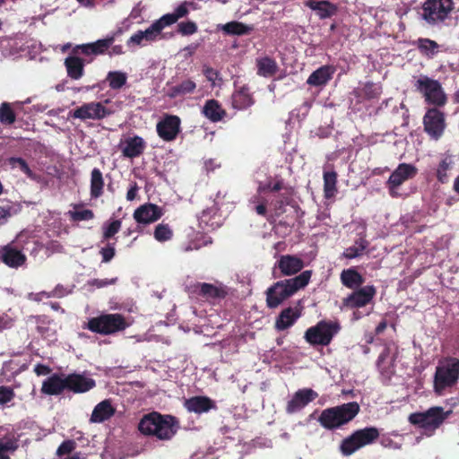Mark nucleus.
I'll use <instances>...</instances> for the list:
<instances>
[{
	"instance_id": "30",
	"label": "nucleus",
	"mask_w": 459,
	"mask_h": 459,
	"mask_svg": "<svg viewBox=\"0 0 459 459\" xmlns=\"http://www.w3.org/2000/svg\"><path fill=\"white\" fill-rule=\"evenodd\" d=\"M146 148V143L138 135L128 137L122 148L123 156L134 159L142 155Z\"/></svg>"
},
{
	"instance_id": "12",
	"label": "nucleus",
	"mask_w": 459,
	"mask_h": 459,
	"mask_svg": "<svg viewBox=\"0 0 459 459\" xmlns=\"http://www.w3.org/2000/svg\"><path fill=\"white\" fill-rule=\"evenodd\" d=\"M418 169L409 163H401L392 172L388 180L386 181V186L389 194L392 197H398L399 194L397 189L408 179H411L416 177Z\"/></svg>"
},
{
	"instance_id": "40",
	"label": "nucleus",
	"mask_w": 459,
	"mask_h": 459,
	"mask_svg": "<svg viewBox=\"0 0 459 459\" xmlns=\"http://www.w3.org/2000/svg\"><path fill=\"white\" fill-rule=\"evenodd\" d=\"M18 446V438L12 433L6 434L0 438V459H11L6 453L16 451Z\"/></svg>"
},
{
	"instance_id": "34",
	"label": "nucleus",
	"mask_w": 459,
	"mask_h": 459,
	"mask_svg": "<svg viewBox=\"0 0 459 459\" xmlns=\"http://www.w3.org/2000/svg\"><path fill=\"white\" fill-rule=\"evenodd\" d=\"M77 443L74 439H66L59 445L56 455L61 459H88L86 454L74 452Z\"/></svg>"
},
{
	"instance_id": "18",
	"label": "nucleus",
	"mask_w": 459,
	"mask_h": 459,
	"mask_svg": "<svg viewBox=\"0 0 459 459\" xmlns=\"http://www.w3.org/2000/svg\"><path fill=\"white\" fill-rule=\"evenodd\" d=\"M110 111L100 102H90L82 105L74 110L72 117L81 120L102 119L108 116Z\"/></svg>"
},
{
	"instance_id": "62",
	"label": "nucleus",
	"mask_w": 459,
	"mask_h": 459,
	"mask_svg": "<svg viewBox=\"0 0 459 459\" xmlns=\"http://www.w3.org/2000/svg\"><path fill=\"white\" fill-rule=\"evenodd\" d=\"M47 249L51 250L52 252L60 253L63 250V246L58 241L52 240L48 243Z\"/></svg>"
},
{
	"instance_id": "50",
	"label": "nucleus",
	"mask_w": 459,
	"mask_h": 459,
	"mask_svg": "<svg viewBox=\"0 0 459 459\" xmlns=\"http://www.w3.org/2000/svg\"><path fill=\"white\" fill-rule=\"evenodd\" d=\"M173 237V230L169 224L160 223L154 230V238L159 242H165L171 239Z\"/></svg>"
},
{
	"instance_id": "1",
	"label": "nucleus",
	"mask_w": 459,
	"mask_h": 459,
	"mask_svg": "<svg viewBox=\"0 0 459 459\" xmlns=\"http://www.w3.org/2000/svg\"><path fill=\"white\" fill-rule=\"evenodd\" d=\"M178 420L175 416L152 411L144 414L138 423L139 432L160 441L170 440L178 432Z\"/></svg>"
},
{
	"instance_id": "37",
	"label": "nucleus",
	"mask_w": 459,
	"mask_h": 459,
	"mask_svg": "<svg viewBox=\"0 0 459 459\" xmlns=\"http://www.w3.org/2000/svg\"><path fill=\"white\" fill-rule=\"evenodd\" d=\"M454 163L453 155L449 153L442 155L436 172L437 179L439 183L446 184L448 182V171L453 169Z\"/></svg>"
},
{
	"instance_id": "64",
	"label": "nucleus",
	"mask_w": 459,
	"mask_h": 459,
	"mask_svg": "<svg viewBox=\"0 0 459 459\" xmlns=\"http://www.w3.org/2000/svg\"><path fill=\"white\" fill-rule=\"evenodd\" d=\"M108 54L110 56L113 55H117V56L122 55V54H124L123 48L121 45H115V46L112 45L110 47V50L108 51Z\"/></svg>"
},
{
	"instance_id": "53",
	"label": "nucleus",
	"mask_w": 459,
	"mask_h": 459,
	"mask_svg": "<svg viewBox=\"0 0 459 459\" xmlns=\"http://www.w3.org/2000/svg\"><path fill=\"white\" fill-rule=\"evenodd\" d=\"M15 397V392L13 387L8 385H0V405H5L12 402Z\"/></svg>"
},
{
	"instance_id": "44",
	"label": "nucleus",
	"mask_w": 459,
	"mask_h": 459,
	"mask_svg": "<svg viewBox=\"0 0 459 459\" xmlns=\"http://www.w3.org/2000/svg\"><path fill=\"white\" fill-rule=\"evenodd\" d=\"M83 205L79 204H73L74 211H69L67 212L70 220L74 222H79L82 221H91L94 219L95 215L92 210L90 209H82L80 210Z\"/></svg>"
},
{
	"instance_id": "21",
	"label": "nucleus",
	"mask_w": 459,
	"mask_h": 459,
	"mask_svg": "<svg viewBox=\"0 0 459 459\" xmlns=\"http://www.w3.org/2000/svg\"><path fill=\"white\" fill-rule=\"evenodd\" d=\"M0 259L10 268H19L27 261L26 255L12 245H6L0 249Z\"/></svg>"
},
{
	"instance_id": "6",
	"label": "nucleus",
	"mask_w": 459,
	"mask_h": 459,
	"mask_svg": "<svg viewBox=\"0 0 459 459\" xmlns=\"http://www.w3.org/2000/svg\"><path fill=\"white\" fill-rule=\"evenodd\" d=\"M379 436L380 432L376 427L357 429L342 439L339 447L340 452L344 456H350L360 448L375 443Z\"/></svg>"
},
{
	"instance_id": "49",
	"label": "nucleus",
	"mask_w": 459,
	"mask_h": 459,
	"mask_svg": "<svg viewBox=\"0 0 459 459\" xmlns=\"http://www.w3.org/2000/svg\"><path fill=\"white\" fill-rule=\"evenodd\" d=\"M121 225L120 220H114L105 223L102 227V241H108L112 238L120 230Z\"/></svg>"
},
{
	"instance_id": "36",
	"label": "nucleus",
	"mask_w": 459,
	"mask_h": 459,
	"mask_svg": "<svg viewBox=\"0 0 459 459\" xmlns=\"http://www.w3.org/2000/svg\"><path fill=\"white\" fill-rule=\"evenodd\" d=\"M196 89V83L191 79H186L177 85L171 86L167 92L170 99L192 94Z\"/></svg>"
},
{
	"instance_id": "43",
	"label": "nucleus",
	"mask_w": 459,
	"mask_h": 459,
	"mask_svg": "<svg viewBox=\"0 0 459 459\" xmlns=\"http://www.w3.org/2000/svg\"><path fill=\"white\" fill-rule=\"evenodd\" d=\"M5 163L10 166L12 169H19L29 178L37 180L38 175L34 173L29 167L27 161L21 157H10L5 160Z\"/></svg>"
},
{
	"instance_id": "19",
	"label": "nucleus",
	"mask_w": 459,
	"mask_h": 459,
	"mask_svg": "<svg viewBox=\"0 0 459 459\" xmlns=\"http://www.w3.org/2000/svg\"><path fill=\"white\" fill-rule=\"evenodd\" d=\"M316 397L317 394L310 388L299 389L287 403L286 412L289 414L298 412L305 408L309 403L313 402Z\"/></svg>"
},
{
	"instance_id": "42",
	"label": "nucleus",
	"mask_w": 459,
	"mask_h": 459,
	"mask_svg": "<svg viewBox=\"0 0 459 459\" xmlns=\"http://www.w3.org/2000/svg\"><path fill=\"white\" fill-rule=\"evenodd\" d=\"M323 179L325 197L327 199L333 197L337 192V173L334 170L325 171Z\"/></svg>"
},
{
	"instance_id": "46",
	"label": "nucleus",
	"mask_w": 459,
	"mask_h": 459,
	"mask_svg": "<svg viewBox=\"0 0 459 459\" xmlns=\"http://www.w3.org/2000/svg\"><path fill=\"white\" fill-rule=\"evenodd\" d=\"M106 81L112 90H120L127 82V75L121 71H110L106 76Z\"/></svg>"
},
{
	"instance_id": "48",
	"label": "nucleus",
	"mask_w": 459,
	"mask_h": 459,
	"mask_svg": "<svg viewBox=\"0 0 459 459\" xmlns=\"http://www.w3.org/2000/svg\"><path fill=\"white\" fill-rule=\"evenodd\" d=\"M16 120V114L9 102H3L0 105V123L4 126H11Z\"/></svg>"
},
{
	"instance_id": "23",
	"label": "nucleus",
	"mask_w": 459,
	"mask_h": 459,
	"mask_svg": "<svg viewBox=\"0 0 459 459\" xmlns=\"http://www.w3.org/2000/svg\"><path fill=\"white\" fill-rule=\"evenodd\" d=\"M276 266L283 276H291L299 273L304 267V261L293 255H282L276 263Z\"/></svg>"
},
{
	"instance_id": "35",
	"label": "nucleus",
	"mask_w": 459,
	"mask_h": 459,
	"mask_svg": "<svg viewBox=\"0 0 459 459\" xmlns=\"http://www.w3.org/2000/svg\"><path fill=\"white\" fill-rule=\"evenodd\" d=\"M343 286L351 290H357L364 283V277L353 267L344 269L340 275Z\"/></svg>"
},
{
	"instance_id": "56",
	"label": "nucleus",
	"mask_w": 459,
	"mask_h": 459,
	"mask_svg": "<svg viewBox=\"0 0 459 459\" xmlns=\"http://www.w3.org/2000/svg\"><path fill=\"white\" fill-rule=\"evenodd\" d=\"M143 41L145 40L142 35V30H138L127 39L126 45L129 48L135 46H144Z\"/></svg>"
},
{
	"instance_id": "58",
	"label": "nucleus",
	"mask_w": 459,
	"mask_h": 459,
	"mask_svg": "<svg viewBox=\"0 0 459 459\" xmlns=\"http://www.w3.org/2000/svg\"><path fill=\"white\" fill-rule=\"evenodd\" d=\"M13 326V320L7 315H0V331L11 328Z\"/></svg>"
},
{
	"instance_id": "28",
	"label": "nucleus",
	"mask_w": 459,
	"mask_h": 459,
	"mask_svg": "<svg viewBox=\"0 0 459 459\" xmlns=\"http://www.w3.org/2000/svg\"><path fill=\"white\" fill-rule=\"evenodd\" d=\"M300 316V310L297 307L284 308L277 316L274 327L277 331H284L292 326Z\"/></svg>"
},
{
	"instance_id": "5",
	"label": "nucleus",
	"mask_w": 459,
	"mask_h": 459,
	"mask_svg": "<svg viewBox=\"0 0 459 459\" xmlns=\"http://www.w3.org/2000/svg\"><path fill=\"white\" fill-rule=\"evenodd\" d=\"M459 379V359L446 357L436 368L434 391L442 395L446 389L455 386Z\"/></svg>"
},
{
	"instance_id": "2",
	"label": "nucleus",
	"mask_w": 459,
	"mask_h": 459,
	"mask_svg": "<svg viewBox=\"0 0 459 459\" xmlns=\"http://www.w3.org/2000/svg\"><path fill=\"white\" fill-rule=\"evenodd\" d=\"M311 276L312 271L306 270L293 278L274 282L265 292L267 307H278L284 300L304 289L309 283Z\"/></svg>"
},
{
	"instance_id": "57",
	"label": "nucleus",
	"mask_w": 459,
	"mask_h": 459,
	"mask_svg": "<svg viewBox=\"0 0 459 459\" xmlns=\"http://www.w3.org/2000/svg\"><path fill=\"white\" fill-rule=\"evenodd\" d=\"M116 281H117V278H114V279H111V280H108V279H104V280L94 279V280L89 281V283H90V285L94 286V287L100 289V288H103V287H106V286L110 285V284H114Z\"/></svg>"
},
{
	"instance_id": "60",
	"label": "nucleus",
	"mask_w": 459,
	"mask_h": 459,
	"mask_svg": "<svg viewBox=\"0 0 459 459\" xmlns=\"http://www.w3.org/2000/svg\"><path fill=\"white\" fill-rule=\"evenodd\" d=\"M203 73L210 82H214L218 77V72L210 66H205L203 70Z\"/></svg>"
},
{
	"instance_id": "16",
	"label": "nucleus",
	"mask_w": 459,
	"mask_h": 459,
	"mask_svg": "<svg viewBox=\"0 0 459 459\" xmlns=\"http://www.w3.org/2000/svg\"><path fill=\"white\" fill-rule=\"evenodd\" d=\"M376 292L373 285L360 287L343 299V305L349 308L363 307L372 301Z\"/></svg>"
},
{
	"instance_id": "26",
	"label": "nucleus",
	"mask_w": 459,
	"mask_h": 459,
	"mask_svg": "<svg viewBox=\"0 0 459 459\" xmlns=\"http://www.w3.org/2000/svg\"><path fill=\"white\" fill-rule=\"evenodd\" d=\"M335 70L333 65H322L308 76L307 83L310 86H325L332 80Z\"/></svg>"
},
{
	"instance_id": "32",
	"label": "nucleus",
	"mask_w": 459,
	"mask_h": 459,
	"mask_svg": "<svg viewBox=\"0 0 459 459\" xmlns=\"http://www.w3.org/2000/svg\"><path fill=\"white\" fill-rule=\"evenodd\" d=\"M66 390L65 377L62 378L57 374H53L43 381L41 393L48 395H59Z\"/></svg>"
},
{
	"instance_id": "4",
	"label": "nucleus",
	"mask_w": 459,
	"mask_h": 459,
	"mask_svg": "<svg viewBox=\"0 0 459 459\" xmlns=\"http://www.w3.org/2000/svg\"><path fill=\"white\" fill-rule=\"evenodd\" d=\"M130 326L126 316L119 313H101L90 318L85 328L100 335H112L125 331Z\"/></svg>"
},
{
	"instance_id": "11",
	"label": "nucleus",
	"mask_w": 459,
	"mask_h": 459,
	"mask_svg": "<svg viewBox=\"0 0 459 459\" xmlns=\"http://www.w3.org/2000/svg\"><path fill=\"white\" fill-rule=\"evenodd\" d=\"M338 322L320 321L305 333L306 341L312 345H328L333 336L340 331Z\"/></svg>"
},
{
	"instance_id": "24",
	"label": "nucleus",
	"mask_w": 459,
	"mask_h": 459,
	"mask_svg": "<svg viewBox=\"0 0 459 459\" xmlns=\"http://www.w3.org/2000/svg\"><path fill=\"white\" fill-rule=\"evenodd\" d=\"M79 55L72 51L64 62L67 76L72 80H79L84 75L85 63Z\"/></svg>"
},
{
	"instance_id": "47",
	"label": "nucleus",
	"mask_w": 459,
	"mask_h": 459,
	"mask_svg": "<svg viewBox=\"0 0 459 459\" xmlns=\"http://www.w3.org/2000/svg\"><path fill=\"white\" fill-rule=\"evenodd\" d=\"M368 241L363 238H360L355 241V244L349 247L343 252V256L348 259H353L360 256L362 253L368 248Z\"/></svg>"
},
{
	"instance_id": "27",
	"label": "nucleus",
	"mask_w": 459,
	"mask_h": 459,
	"mask_svg": "<svg viewBox=\"0 0 459 459\" xmlns=\"http://www.w3.org/2000/svg\"><path fill=\"white\" fill-rule=\"evenodd\" d=\"M115 413L116 408L112 405L111 401L105 399L94 407L90 421L92 423H101L109 420Z\"/></svg>"
},
{
	"instance_id": "15",
	"label": "nucleus",
	"mask_w": 459,
	"mask_h": 459,
	"mask_svg": "<svg viewBox=\"0 0 459 459\" xmlns=\"http://www.w3.org/2000/svg\"><path fill=\"white\" fill-rule=\"evenodd\" d=\"M116 40V33L108 35L105 39H98L95 42L76 45L73 48L75 54H82L85 56H100L108 53L110 47Z\"/></svg>"
},
{
	"instance_id": "61",
	"label": "nucleus",
	"mask_w": 459,
	"mask_h": 459,
	"mask_svg": "<svg viewBox=\"0 0 459 459\" xmlns=\"http://www.w3.org/2000/svg\"><path fill=\"white\" fill-rule=\"evenodd\" d=\"M139 190V186L136 182H133L130 185V188L128 189L126 193V199L128 201H134L136 198L137 193Z\"/></svg>"
},
{
	"instance_id": "10",
	"label": "nucleus",
	"mask_w": 459,
	"mask_h": 459,
	"mask_svg": "<svg viewBox=\"0 0 459 459\" xmlns=\"http://www.w3.org/2000/svg\"><path fill=\"white\" fill-rule=\"evenodd\" d=\"M451 411H445L442 407H433L426 412L412 413L409 420L413 425H418L423 429L425 433L434 432L447 419Z\"/></svg>"
},
{
	"instance_id": "51",
	"label": "nucleus",
	"mask_w": 459,
	"mask_h": 459,
	"mask_svg": "<svg viewBox=\"0 0 459 459\" xmlns=\"http://www.w3.org/2000/svg\"><path fill=\"white\" fill-rule=\"evenodd\" d=\"M177 28L178 33L181 34L182 36L193 35L198 30L197 24L192 21L178 22Z\"/></svg>"
},
{
	"instance_id": "55",
	"label": "nucleus",
	"mask_w": 459,
	"mask_h": 459,
	"mask_svg": "<svg viewBox=\"0 0 459 459\" xmlns=\"http://www.w3.org/2000/svg\"><path fill=\"white\" fill-rule=\"evenodd\" d=\"M250 203H252V204L259 203L255 207V210L256 213L261 215V216H265L266 215V201L264 199H263L260 202V195H255L252 196L251 199H250Z\"/></svg>"
},
{
	"instance_id": "14",
	"label": "nucleus",
	"mask_w": 459,
	"mask_h": 459,
	"mask_svg": "<svg viewBox=\"0 0 459 459\" xmlns=\"http://www.w3.org/2000/svg\"><path fill=\"white\" fill-rule=\"evenodd\" d=\"M425 132L434 140H438L446 128L445 115L437 108H429L423 117Z\"/></svg>"
},
{
	"instance_id": "59",
	"label": "nucleus",
	"mask_w": 459,
	"mask_h": 459,
	"mask_svg": "<svg viewBox=\"0 0 459 459\" xmlns=\"http://www.w3.org/2000/svg\"><path fill=\"white\" fill-rule=\"evenodd\" d=\"M34 372L37 376H46L51 372V368L49 366L38 363L34 368Z\"/></svg>"
},
{
	"instance_id": "13",
	"label": "nucleus",
	"mask_w": 459,
	"mask_h": 459,
	"mask_svg": "<svg viewBox=\"0 0 459 459\" xmlns=\"http://www.w3.org/2000/svg\"><path fill=\"white\" fill-rule=\"evenodd\" d=\"M163 209L152 203H145L136 208L133 218L137 223L135 231L141 232L142 227L156 222L163 216Z\"/></svg>"
},
{
	"instance_id": "54",
	"label": "nucleus",
	"mask_w": 459,
	"mask_h": 459,
	"mask_svg": "<svg viewBox=\"0 0 459 459\" xmlns=\"http://www.w3.org/2000/svg\"><path fill=\"white\" fill-rule=\"evenodd\" d=\"M115 243H108L106 247L100 250L103 263L110 262L116 255Z\"/></svg>"
},
{
	"instance_id": "39",
	"label": "nucleus",
	"mask_w": 459,
	"mask_h": 459,
	"mask_svg": "<svg viewBox=\"0 0 459 459\" xmlns=\"http://www.w3.org/2000/svg\"><path fill=\"white\" fill-rule=\"evenodd\" d=\"M104 179L100 169L94 168L91 173V196L99 198L103 194Z\"/></svg>"
},
{
	"instance_id": "33",
	"label": "nucleus",
	"mask_w": 459,
	"mask_h": 459,
	"mask_svg": "<svg viewBox=\"0 0 459 459\" xmlns=\"http://www.w3.org/2000/svg\"><path fill=\"white\" fill-rule=\"evenodd\" d=\"M305 4L311 10L315 11L317 16L322 20L333 16L338 10L334 4L326 0H308Z\"/></svg>"
},
{
	"instance_id": "22",
	"label": "nucleus",
	"mask_w": 459,
	"mask_h": 459,
	"mask_svg": "<svg viewBox=\"0 0 459 459\" xmlns=\"http://www.w3.org/2000/svg\"><path fill=\"white\" fill-rule=\"evenodd\" d=\"M184 407L189 412L196 414H202L208 412L211 410H216V403L208 396L196 395L186 399L184 402Z\"/></svg>"
},
{
	"instance_id": "52",
	"label": "nucleus",
	"mask_w": 459,
	"mask_h": 459,
	"mask_svg": "<svg viewBox=\"0 0 459 459\" xmlns=\"http://www.w3.org/2000/svg\"><path fill=\"white\" fill-rule=\"evenodd\" d=\"M438 48V44L429 39H419V49L421 53L426 55L434 54Z\"/></svg>"
},
{
	"instance_id": "25",
	"label": "nucleus",
	"mask_w": 459,
	"mask_h": 459,
	"mask_svg": "<svg viewBox=\"0 0 459 459\" xmlns=\"http://www.w3.org/2000/svg\"><path fill=\"white\" fill-rule=\"evenodd\" d=\"M195 292L206 299L212 300L222 299L228 294L225 287L206 282H199L195 285Z\"/></svg>"
},
{
	"instance_id": "17",
	"label": "nucleus",
	"mask_w": 459,
	"mask_h": 459,
	"mask_svg": "<svg viewBox=\"0 0 459 459\" xmlns=\"http://www.w3.org/2000/svg\"><path fill=\"white\" fill-rule=\"evenodd\" d=\"M180 124L181 121L178 116L166 115L163 119L157 123V134L163 141L172 142L180 132Z\"/></svg>"
},
{
	"instance_id": "31",
	"label": "nucleus",
	"mask_w": 459,
	"mask_h": 459,
	"mask_svg": "<svg viewBox=\"0 0 459 459\" xmlns=\"http://www.w3.org/2000/svg\"><path fill=\"white\" fill-rule=\"evenodd\" d=\"M232 108L238 110H244L254 105L255 100L250 93L249 88L246 85L236 90L232 96Z\"/></svg>"
},
{
	"instance_id": "29",
	"label": "nucleus",
	"mask_w": 459,
	"mask_h": 459,
	"mask_svg": "<svg viewBox=\"0 0 459 459\" xmlns=\"http://www.w3.org/2000/svg\"><path fill=\"white\" fill-rule=\"evenodd\" d=\"M202 114L211 122L218 123L224 119L227 111L217 100L210 99L204 102Z\"/></svg>"
},
{
	"instance_id": "63",
	"label": "nucleus",
	"mask_w": 459,
	"mask_h": 459,
	"mask_svg": "<svg viewBox=\"0 0 459 459\" xmlns=\"http://www.w3.org/2000/svg\"><path fill=\"white\" fill-rule=\"evenodd\" d=\"M11 216L10 207H0V225Z\"/></svg>"
},
{
	"instance_id": "45",
	"label": "nucleus",
	"mask_w": 459,
	"mask_h": 459,
	"mask_svg": "<svg viewBox=\"0 0 459 459\" xmlns=\"http://www.w3.org/2000/svg\"><path fill=\"white\" fill-rule=\"evenodd\" d=\"M253 28L239 22H230L222 26V30L228 35H247Z\"/></svg>"
},
{
	"instance_id": "20",
	"label": "nucleus",
	"mask_w": 459,
	"mask_h": 459,
	"mask_svg": "<svg viewBox=\"0 0 459 459\" xmlns=\"http://www.w3.org/2000/svg\"><path fill=\"white\" fill-rule=\"evenodd\" d=\"M65 385L68 391L74 394H82L94 388L96 382L84 374L72 373L65 377Z\"/></svg>"
},
{
	"instance_id": "3",
	"label": "nucleus",
	"mask_w": 459,
	"mask_h": 459,
	"mask_svg": "<svg viewBox=\"0 0 459 459\" xmlns=\"http://www.w3.org/2000/svg\"><path fill=\"white\" fill-rule=\"evenodd\" d=\"M359 411L360 407L357 402L342 403L324 409L317 421L326 430H336L352 421Z\"/></svg>"
},
{
	"instance_id": "38",
	"label": "nucleus",
	"mask_w": 459,
	"mask_h": 459,
	"mask_svg": "<svg viewBox=\"0 0 459 459\" xmlns=\"http://www.w3.org/2000/svg\"><path fill=\"white\" fill-rule=\"evenodd\" d=\"M257 74L263 77H272L278 71L276 61L269 56L256 59Z\"/></svg>"
},
{
	"instance_id": "8",
	"label": "nucleus",
	"mask_w": 459,
	"mask_h": 459,
	"mask_svg": "<svg viewBox=\"0 0 459 459\" xmlns=\"http://www.w3.org/2000/svg\"><path fill=\"white\" fill-rule=\"evenodd\" d=\"M454 8L453 0H426L420 16L429 25L443 22Z\"/></svg>"
},
{
	"instance_id": "9",
	"label": "nucleus",
	"mask_w": 459,
	"mask_h": 459,
	"mask_svg": "<svg viewBox=\"0 0 459 459\" xmlns=\"http://www.w3.org/2000/svg\"><path fill=\"white\" fill-rule=\"evenodd\" d=\"M414 87L417 91L422 94L425 101L429 105L442 107L447 101L442 85L437 80L421 76L416 81Z\"/></svg>"
},
{
	"instance_id": "41",
	"label": "nucleus",
	"mask_w": 459,
	"mask_h": 459,
	"mask_svg": "<svg viewBox=\"0 0 459 459\" xmlns=\"http://www.w3.org/2000/svg\"><path fill=\"white\" fill-rule=\"evenodd\" d=\"M353 92L357 97H364L367 100L378 99L382 94V86L368 82L361 90H355Z\"/></svg>"
},
{
	"instance_id": "7",
	"label": "nucleus",
	"mask_w": 459,
	"mask_h": 459,
	"mask_svg": "<svg viewBox=\"0 0 459 459\" xmlns=\"http://www.w3.org/2000/svg\"><path fill=\"white\" fill-rule=\"evenodd\" d=\"M188 13V4L184 2L179 4L173 13L164 14L159 20L155 21L145 30H142L143 39L146 42H152L157 40L165 27L176 23L179 19L186 17Z\"/></svg>"
}]
</instances>
